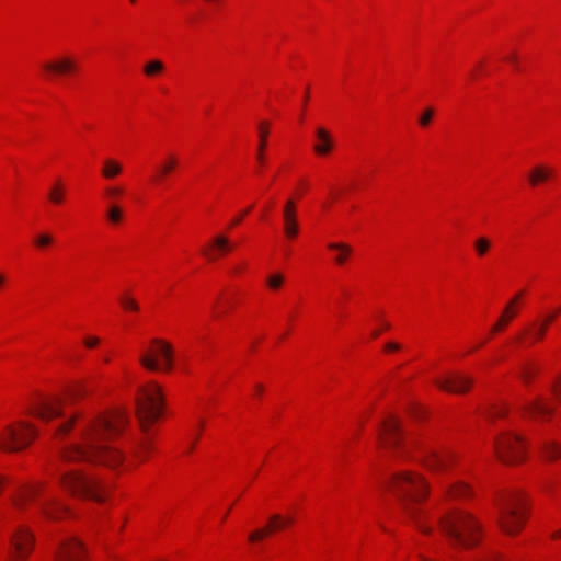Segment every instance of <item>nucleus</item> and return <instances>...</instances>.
I'll list each match as a JSON object with an SVG mask.
<instances>
[{
	"mask_svg": "<svg viewBox=\"0 0 561 561\" xmlns=\"http://www.w3.org/2000/svg\"><path fill=\"white\" fill-rule=\"evenodd\" d=\"M127 423L123 412L108 414H73L64 420L55 430L57 437H64L75 430L73 440L62 447L59 458L62 462L87 461L115 468L123 461L122 453L110 445Z\"/></svg>",
	"mask_w": 561,
	"mask_h": 561,
	"instance_id": "1",
	"label": "nucleus"
},
{
	"mask_svg": "<svg viewBox=\"0 0 561 561\" xmlns=\"http://www.w3.org/2000/svg\"><path fill=\"white\" fill-rule=\"evenodd\" d=\"M135 403L141 435L134 442L133 454L137 460L145 461L153 448L151 425L158 421L163 410L164 400L161 387L156 382L140 387Z\"/></svg>",
	"mask_w": 561,
	"mask_h": 561,
	"instance_id": "2",
	"label": "nucleus"
},
{
	"mask_svg": "<svg viewBox=\"0 0 561 561\" xmlns=\"http://www.w3.org/2000/svg\"><path fill=\"white\" fill-rule=\"evenodd\" d=\"M389 490L398 497L404 514L420 531L431 534L432 528L424 524L425 513L422 503L428 495L430 486L425 479L412 471H400L389 481Z\"/></svg>",
	"mask_w": 561,
	"mask_h": 561,
	"instance_id": "3",
	"label": "nucleus"
},
{
	"mask_svg": "<svg viewBox=\"0 0 561 561\" xmlns=\"http://www.w3.org/2000/svg\"><path fill=\"white\" fill-rule=\"evenodd\" d=\"M442 533L453 546L469 548L480 539V525L472 515L457 511L439 518Z\"/></svg>",
	"mask_w": 561,
	"mask_h": 561,
	"instance_id": "4",
	"label": "nucleus"
},
{
	"mask_svg": "<svg viewBox=\"0 0 561 561\" xmlns=\"http://www.w3.org/2000/svg\"><path fill=\"white\" fill-rule=\"evenodd\" d=\"M12 503L19 511H23L30 503H35L42 514L50 519L59 518L65 512L64 506L58 504L55 497L47 492L44 482L19 485L12 497Z\"/></svg>",
	"mask_w": 561,
	"mask_h": 561,
	"instance_id": "5",
	"label": "nucleus"
},
{
	"mask_svg": "<svg viewBox=\"0 0 561 561\" xmlns=\"http://www.w3.org/2000/svg\"><path fill=\"white\" fill-rule=\"evenodd\" d=\"M59 471V484L69 492L71 495L80 499H90L96 502L104 500L105 485L92 477H88L78 470H64L57 468Z\"/></svg>",
	"mask_w": 561,
	"mask_h": 561,
	"instance_id": "6",
	"label": "nucleus"
},
{
	"mask_svg": "<svg viewBox=\"0 0 561 561\" xmlns=\"http://www.w3.org/2000/svg\"><path fill=\"white\" fill-rule=\"evenodd\" d=\"M378 443L381 449L394 458L408 457L414 446L413 442H408L403 437L399 421L394 416L382 422L378 433Z\"/></svg>",
	"mask_w": 561,
	"mask_h": 561,
	"instance_id": "7",
	"label": "nucleus"
},
{
	"mask_svg": "<svg viewBox=\"0 0 561 561\" xmlns=\"http://www.w3.org/2000/svg\"><path fill=\"white\" fill-rule=\"evenodd\" d=\"M499 524L508 535L517 534L524 525V502L519 495L510 494L497 503Z\"/></svg>",
	"mask_w": 561,
	"mask_h": 561,
	"instance_id": "8",
	"label": "nucleus"
},
{
	"mask_svg": "<svg viewBox=\"0 0 561 561\" xmlns=\"http://www.w3.org/2000/svg\"><path fill=\"white\" fill-rule=\"evenodd\" d=\"M144 368L150 371L169 373L173 367V347L161 339H153L151 345L139 357Z\"/></svg>",
	"mask_w": 561,
	"mask_h": 561,
	"instance_id": "9",
	"label": "nucleus"
},
{
	"mask_svg": "<svg viewBox=\"0 0 561 561\" xmlns=\"http://www.w3.org/2000/svg\"><path fill=\"white\" fill-rule=\"evenodd\" d=\"M499 459L506 465H514L525 459L526 445L520 435L506 433L494 443Z\"/></svg>",
	"mask_w": 561,
	"mask_h": 561,
	"instance_id": "10",
	"label": "nucleus"
},
{
	"mask_svg": "<svg viewBox=\"0 0 561 561\" xmlns=\"http://www.w3.org/2000/svg\"><path fill=\"white\" fill-rule=\"evenodd\" d=\"M36 437V430L26 422H19V428L8 425L3 437L0 439V447L7 451H19L26 448Z\"/></svg>",
	"mask_w": 561,
	"mask_h": 561,
	"instance_id": "11",
	"label": "nucleus"
},
{
	"mask_svg": "<svg viewBox=\"0 0 561 561\" xmlns=\"http://www.w3.org/2000/svg\"><path fill=\"white\" fill-rule=\"evenodd\" d=\"M421 461L424 466L434 473H444L449 470L455 461V455L448 450L423 449Z\"/></svg>",
	"mask_w": 561,
	"mask_h": 561,
	"instance_id": "12",
	"label": "nucleus"
},
{
	"mask_svg": "<svg viewBox=\"0 0 561 561\" xmlns=\"http://www.w3.org/2000/svg\"><path fill=\"white\" fill-rule=\"evenodd\" d=\"M65 399L60 397L42 398L36 401L30 410V414L43 422L62 416Z\"/></svg>",
	"mask_w": 561,
	"mask_h": 561,
	"instance_id": "13",
	"label": "nucleus"
},
{
	"mask_svg": "<svg viewBox=\"0 0 561 561\" xmlns=\"http://www.w3.org/2000/svg\"><path fill=\"white\" fill-rule=\"evenodd\" d=\"M435 385L447 392L461 394L469 390L472 379L468 376L453 373L444 378L435 379Z\"/></svg>",
	"mask_w": 561,
	"mask_h": 561,
	"instance_id": "14",
	"label": "nucleus"
},
{
	"mask_svg": "<svg viewBox=\"0 0 561 561\" xmlns=\"http://www.w3.org/2000/svg\"><path fill=\"white\" fill-rule=\"evenodd\" d=\"M291 523H293V518L289 516L286 517L280 514H273L270 517V523L266 527L256 529L255 531H253L249 535V541L255 542V541L262 540L270 534L284 529L286 526L290 525Z\"/></svg>",
	"mask_w": 561,
	"mask_h": 561,
	"instance_id": "15",
	"label": "nucleus"
},
{
	"mask_svg": "<svg viewBox=\"0 0 561 561\" xmlns=\"http://www.w3.org/2000/svg\"><path fill=\"white\" fill-rule=\"evenodd\" d=\"M84 549L77 538H69L61 543L58 561H82Z\"/></svg>",
	"mask_w": 561,
	"mask_h": 561,
	"instance_id": "16",
	"label": "nucleus"
},
{
	"mask_svg": "<svg viewBox=\"0 0 561 561\" xmlns=\"http://www.w3.org/2000/svg\"><path fill=\"white\" fill-rule=\"evenodd\" d=\"M16 559H24L32 549L33 536L26 528L19 529L11 538Z\"/></svg>",
	"mask_w": 561,
	"mask_h": 561,
	"instance_id": "17",
	"label": "nucleus"
},
{
	"mask_svg": "<svg viewBox=\"0 0 561 561\" xmlns=\"http://www.w3.org/2000/svg\"><path fill=\"white\" fill-rule=\"evenodd\" d=\"M560 312H561V308H557L556 310L545 314L542 319L533 322V324H531V329H533L531 342L533 343L541 341L545 337L549 325L557 319V317L560 314Z\"/></svg>",
	"mask_w": 561,
	"mask_h": 561,
	"instance_id": "18",
	"label": "nucleus"
},
{
	"mask_svg": "<svg viewBox=\"0 0 561 561\" xmlns=\"http://www.w3.org/2000/svg\"><path fill=\"white\" fill-rule=\"evenodd\" d=\"M525 415L534 420H541L552 413V409L541 399H535L523 405Z\"/></svg>",
	"mask_w": 561,
	"mask_h": 561,
	"instance_id": "19",
	"label": "nucleus"
},
{
	"mask_svg": "<svg viewBox=\"0 0 561 561\" xmlns=\"http://www.w3.org/2000/svg\"><path fill=\"white\" fill-rule=\"evenodd\" d=\"M44 69L56 75H66L75 71L76 62L68 57L60 58L56 61L44 64Z\"/></svg>",
	"mask_w": 561,
	"mask_h": 561,
	"instance_id": "20",
	"label": "nucleus"
},
{
	"mask_svg": "<svg viewBox=\"0 0 561 561\" xmlns=\"http://www.w3.org/2000/svg\"><path fill=\"white\" fill-rule=\"evenodd\" d=\"M316 136L319 140V144H316L313 146V150L319 156H325L328 154L333 147V139L330 135V133L324 129L323 127H319L316 130Z\"/></svg>",
	"mask_w": 561,
	"mask_h": 561,
	"instance_id": "21",
	"label": "nucleus"
},
{
	"mask_svg": "<svg viewBox=\"0 0 561 561\" xmlns=\"http://www.w3.org/2000/svg\"><path fill=\"white\" fill-rule=\"evenodd\" d=\"M179 161L174 154H168L164 160L158 165L157 174L154 180L157 182L163 181L168 175H170L178 167Z\"/></svg>",
	"mask_w": 561,
	"mask_h": 561,
	"instance_id": "22",
	"label": "nucleus"
},
{
	"mask_svg": "<svg viewBox=\"0 0 561 561\" xmlns=\"http://www.w3.org/2000/svg\"><path fill=\"white\" fill-rule=\"evenodd\" d=\"M539 369L540 367L537 363L524 362L520 364L517 370V376L525 385H529L533 377H535L538 374Z\"/></svg>",
	"mask_w": 561,
	"mask_h": 561,
	"instance_id": "23",
	"label": "nucleus"
},
{
	"mask_svg": "<svg viewBox=\"0 0 561 561\" xmlns=\"http://www.w3.org/2000/svg\"><path fill=\"white\" fill-rule=\"evenodd\" d=\"M267 135H268V123L267 122H261L259 125V146H257V153H256V160L262 165L264 163V150L266 148L267 144Z\"/></svg>",
	"mask_w": 561,
	"mask_h": 561,
	"instance_id": "24",
	"label": "nucleus"
},
{
	"mask_svg": "<svg viewBox=\"0 0 561 561\" xmlns=\"http://www.w3.org/2000/svg\"><path fill=\"white\" fill-rule=\"evenodd\" d=\"M552 174L553 171L550 168L546 165H537L529 174V182L533 186H536L539 183L547 181Z\"/></svg>",
	"mask_w": 561,
	"mask_h": 561,
	"instance_id": "25",
	"label": "nucleus"
},
{
	"mask_svg": "<svg viewBox=\"0 0 561 561\" xmlns=\"http://www.w3.org/2000/svg\"><path fill=\"white\" fill-rule=\"evenodd\" d=\"M540 449L542 456L550 461H553L561 456V445L554 440L542 442Z\"/></svg>",
	"mask_w": 561,
	"mask_h": 561,
	"instance_id": "26",
	"label": "nucleus"
},
{
	"mask_svg": "<svg viewBox=\"0 0 561 561\" xmlns=\"http://www.w3.org/2000/svg\"><path fill=\"white\" fill-rule=\"evenodd\" d=\"M122 170L123 168L117 161L113 159H106L102 168V175L106 180H112L121 174Z\"/></svg>",
	"mask_w": 561,
	"mask_h": 561,
	"instance_id": "27",
	"label": "nucleus"
},
{
	"mask_svg": "<svg viewBox=\"0 0 561 561\" xmlns=\"http://www.w3.org/2000/svg\"><path fill=\"white\" fill-rule=\"evenodd\" d=\"M164 64L159 60V59H151L149 60L148 62L145 64L144 66V73L147 76V77H156L160 73L163 72L164 70Z\"/></svg>",
	"mask_w": 561,
	"mask_h": 561,
	"instance_id": "28",
	"label": "nucleus"
},
{
	"mask_svg": "<svg viewBox=\"0 0 561 561\" xmlns=\"http://www.w3.org/2000/svg\"><path fill=\"white\" fill-rule=\"evenodd\" d=\"M283 221H284V224L298 221L296 203L293 199H287L284 205Z\"/></svg>",
	"mask_w": 561,
	"mask_h": 561,
	"instance_id": "29",
	"label": "nucleus"
},
{
	"mask_svg": "<svg viewBox=\"0 0 561 561\" xmlns=\"http://www.w3.org/2000/svg\"><path fill=\"white\" fill-rule=\"evenodd\" d=\"M515 316L516 311L512 309V305H506L502 317L493 325L492 332L494 333L501 331Z\"/></svg>",
	"mask_w": 561,
	"mask_h": 561,
	"instance_id": "30",
	"label": "nucleus"
},
{
	"mask_svg": "<svg viewBox=\"0 0 561 561\" xmlns=\"http://www.w3.org/2000/svg\"><path fill=\"white\" fill-rule=\"evenodd\" d=\"M329 249L331 250H336L339 251L340 253L337 254V256L335 257V262L340 265L344 264L347 256L351 254L352 252V249L350 245L345 244V243H330L329 244Z\"/></svg>",
	"mask_w": 561,
	"mask_h": 561,
	"instance_id": "31",
	"label": "nucleus"
},
{
	"mask_svg": "<svg viewBox=\"0 0 561 561\" xmlns=\"http://www.w3.org/2000/svg\"><path fill=\"white\" fill-rule=\"evenodd\" d=\"M65 196V187L60 182H57L48 193V198L54 204H60Z\"/></svg>",
	"mask_w": 561,
	"mask_h": 561,
	"instance_id": "32",
	"label": "nucleus"
},
{
	"mask_svg": "<svg viewBox=\"0 0 561 561\" xmlns=\"http://www.w3.org/2000/svg\"><path fill=\"white\" fill-rule=\"evenodd\" d=\"M106 217L111 224L117 225L123 218V209L117 205H110Z\"/></svg>",
	"mask_w": 561,
	"mask_h": 561,
	"instance_id": "33",
	"label": "nucleus"
},
{
	"mask_svg": "<svg viewBox=\"0 0 561 561\" xmlns=\"http://www.w3.org/2000/svg\"><path fill=\"white\" fill-rule=\"evenodd\" d=\"M450 496L455 499L466 497L470 494V489L468 485L463 484L462 482L454 484L449 489Z\"/></svg>",
	"mask_w": 561,
	"mask_h": 561,
	"instance_id": "34",
	"label": "nucleus"
},
{
	"mask_svg": "<svg viewBox=\"0 0 561 561\" xmlns=\"http://www.w3.org/2000/svg\"><path fill=\"white\" fill-rule=\"evenodd\" d=\"M213 245L220 254L230 250L229 239L224 234L216 236Z\"/></svg>",
	"mask_w": 561,
	"mask_h": 561,
	"instance_id": "35",
	"label": "nucleus"
},
{
	"mask_svg": "<svg viewBox=\"0 0 561 561\" xmlns=\"http://www.w3.org/2000/svg\"><path fill=\"white\" fill-rule=\"evenodd\" d=\"M284 282L285 277L280 273H273L266 278V285L273 290H277L278 288H280Z\"/></svg>",
	"mask_w": 561,
	"mask_h": 561,
	"instance_id": "36",
	"label": "nucleus"
},
{
	"mask_svg": "<svg viewBox=\"0 0 561 561\" xmlns=\"http://www.w3.org/2000/svg\"><path fill=\"white\" fill-rule=\"evenodd\" d=\"M491 248V241L485 237H480L474 241V249L479 256L485 255Z\"/></svg>",
	"mask_w": 561,
	"mask_h": 561,
	"instance_id": "37",
	"label": "nucleus"
},
{
	"mask_svg": "<svg viewBox=\"0 0 561 561\" xmlns=\"http://www.w3.org/2000/svg\"><path fill=\"white\" fill-rule=\"evenodd\" d=\"M89 390L83 385H76L69 390V397L72 400H79L88 394Z\"/></svg>",
	"mask_w": 561,
	"mask_h": 561,
	"instance_id": "38",
	"label": "nucleus"
},
{
	"mask_svg": "<svg viewBox=\"0 0 561 561\" xmlns=\"http://www.w3.org/2000/svg\"><path fill=\"white\" fill-rule=\"evenodd\" d=\"M299 232V225L297 222L284 224V233L288 239H294Z\"/></svg>",
	"mask_w": 561,
	"mask_h": 561,
	"instance_id": "39",
	"label": "nucleus"
},
{
	"mask_svg": "<svg viewBox=\"0 0 561 561\" xmlns=\"http://www.w3.org/2000/svg\"><path fill=\"white\" fill-rule=\"evenodd\" d=\"M119 301H121V305L123 306V308L126 310H131V311L139 310V306L134 298H130L128 296H123V297H121Z\"/></svg>",
	"mask_w": 561,
	"mask_h": 561,
	"instance_id": "40",
	"label": "nucleus"
},
{
	"mask_svg": "<svg viewBox=\"0 0 561 561\" xmlns=\"http://www.w3.org/2000/svg\"><path fill=\"white\" fill-rule=\"evenodd\" d=\"M433 115H434V110L433 108H426L420 116L419 118V124L422 126V127H426L428 126V124L431 123L432 118H433Z\"/></svg>",
	"mask_w": 561,
	"mask_h": 561,
	"instance_id": "41",
	"label": "nucleus"
},
{
	"mask_svg": "<svg viewBox=\"0 0 561 561\" xmlns=\"http://www.w3.org/2000/svg\"><path fill=\"white\" fill-rule=\"evenodd\" d=\"M51 242H53V237H50L47 233H42V234L37 236L35 239V244L38 248H46L49 244H51Z\"/></svg>",
	"mask_w": 561,
	"mask_h": 561,
	"instance_id": "42",
	"label": "nucleus"
},
{
	"mask_svg": "<svg viewBox=\"0 0 561 561\" xmlns=\"http://www.w3.org/2000/svg\"><path fill=\"white\" fill-rule=\"evenodd\" d=\"M105 194L111 198H115L123 194V188L118 186H110L105 190Z\"/></svg>",
	"mask_w": 561,
	"mask_h": 561,
	"instance_id": "43",
	"label": "nucleus"
},
{
	"mask_svg": "<svg viewBox=\"0 0 561 561\" xmlns=\"http://www.w3.org/2000/svg\"><path fill=\"white\" fill-rule=\"evenodd\" d=\"M400 348H401V345L396 342H389L385 345V351H387V352H396V351H399Z\"/></svg>",
	"mask_w": 561,
	"mask_h": 561,
	"instance_id": "44",
	"label": "nucleus"
},
{
	"mask_svg": "<svg viewBox=\"0 0 561 561\" xmlns=\"http://www.w3.org/2000/svg\"><path fill=\"white\" fill-rule=\"evenodd\" d=\"M251 206L249 208H247L245 210H243L239 216H237L236 218H233L232 222H231V226H236L238 224H240L243 219V217L251 210Z\"/></svg>",
	"mask_w": 561,
	"mask_h": 561,
	"instance_id": "45",
	"label": "nucleus"
},
{
	"mask_svg": "<svg viewBox=\"0 0 561 561\" xmlns=\"http://www.w3.org/2000/svg\"><path fill=\"white\" fill-rule=\"evenodd\" d=\"M553 393L556 396V398L559 400V402L561 403V379L553 385Z\"/></svg>",
	"mask_w": 561,
	"mask_h": 561,
	"instance_id": "46",
	"label": "nucleus"
},
{
	"mask_svg": "<svg viewBox=\"0 0 561 561\" xmlns=\"http://www.w3.org/2000/svg\"><path fill=\"white\" fill-rule=\"evenodd\" d=\"M99 342H100V340L98 337L91 336V337L85 339L84 344L88 347H94L99 344Z\"/></svg>",
	"mask_w": 561,
	"mask_h": 561,
	"instance_id": "47",
	"label": "nucleus"
},
{
	"mask_svg": "<svg viewBox=\"0 0 561 561\" xmlns=\"http://www.w3.org/2000/svg\"><path fill=\"white\" fill-rule=\"evenodd\" d=\"M520 297H522V293L517 294L507 305H512V308H513L514 305L519 300Z\"/></svg>",
	"mask_w": 561,
	"mask_h": 561,
	"instance_id": "48",
	"label": "nucleus"
},
{
	"mask_svg": "<svg viewBox=\"0 0 561 561\" xmlns=\"http://www.w3.org/2000/svg\"><path fill=\"white\" fill-rule=\"evenodd\" d=\"M504 413H505L504 408H496L494 411L495 416H502V415H504Z\"/></svg>",
	"mask_w": 561,
	"mask_h": 561,
	"instance_id": "49",
	"label": "nucleus"
},
{
	"mask_svg": "<svg viewBox=\"0 0 561 561\" xmlns=\"http://www.w3.org/2000/svg\"><path fill=\"white\" fill-rule=\"evenodd\" d=\"M551 537H552L553 539H559V538H561V528H560V529H558V530H556V531L551 535Z\"/></svg>",
	"mask_w": 561,
	"mask_h": 561,
	"instance_id": "50",
	"label": "nucleus"
},
{
	"mask_svg": "<svg viewBox=\"0 0 561 561\" xmlns=\"http://www.w3.org/2000/svg\"><path fill=\"white\" fill-rule=\"evenodd\" d=\"M508 60H511V61L514 64V66L516 67V64H517V56H516L515 54H513V55L508 58Z\"/></svg>",
	"mask_w": 561,
	"mask_h": 561,
	"instance_id": "51",
	"label": "nucleus"
},
{
	"mask_svg": "<svg viewBox=\"0 0 561 561\" xmlns=\"http://www.w3.org/2000/svg\"><path fill=\"white\" fill-rule=\"evenodd\" d=\"M5 283V276L0 274V287Z\"/></svg>",
	"mask_w": 561,
	"mask_h": 561,
	"instance_id": "52",
	"label": "nucleus"
},
{
	"mask_svg": "<svg viewBox=\"0 0 561 561\" xmlns=\"http://www.w3.org/2000/svg\"><path fill=\"white\" fill-rule=\"evenodd\" d=\"M255 389H256L257 393H261L263 391V386L262 385H256Z\"/></svg>",
	"mask_w": 561,
	"mask_h": 561,
	"instance_id": "53",
	"label": "nucleus"
},
{
	"mask_svg": "<svg viewBox=\"0 0 561 561\" xmlns=\"http://www.w3.org/2000/svg\"><path fill=\"white\" fill-rule=\"evenodd\" d=\"M380 332L378 330L373 331L371 335L373 337H378Z\"/></svg>",
	"mask_w": 561,
	"mask_h": 561,
	"instance_id": "54",
	"label": "nucleus"
},
{
	"mask_svg": "<svg viewBox=\"0 0 561 561\" xmlns=\"http://www.w3.org/2000/svg\"><path fill=\"white\" fill-rule=\"evenodd\" d=\"M53 467H55V471L59 474V471H57V468L61 469L59 466H56V463H53Z\"/></svg>",
	"mask_w": 561,
	"mask_h": 561,
	"instance_id": "55",
	"label": "nucleus"
},
{
	"mask_svg": "<svg viewBox=\"0 0 561 561\" xmlns=\"http://www.w3.org/2000/svg\"><path fill=\"white\" fill-rule=\"evenodd\" d=\"M203 426H204V422H203V421H201V422H199V431L203 428Z\"/></svg>",
	"mask_w": 561,
	"mask_h": 561,
	"instance_id": "56",
	"label": "nucleus"
},
{
	"mask_svg": "<svg viewBox=\"0 0 561 561\" xmlns=\"http://www.w3.org/2000/svg\"><path fill=\"white\" fill-rule=\"evenodd\" d=\"M383 328L389 329V328H390V324H389V323H385V324H383Z\"/></svg>",
	"mask_w": 561,
	"mask_h": 561,
	"instance_id": "57",
	"label": "nucleus"
},
{
	"mask_svg": "<svg viewBox=\"0 0 561 561\" xmlns=\"http://www.w3.org/2000/svg\"><path fill=\"white\" fill-rule=\"evenodd\" d=\"M308 100V94H306L305 99H304V102L306 103Z\"/></svg>",
	"mask_w": 561,
	"mask_h": 561,
	"instance_id": "58",
	"label": "nucleus"
},
{
	"mask_svg": "<svg viewBox=\"0 0 561 561\" xmlns=\"http://www.w3.org/2000/svg\"><path fill=\"white\" fill-rule=\"evenodd\" d=\"M199 436H201V433H197L195 436V439H198Z\"/></svg>",
	"mask_w": 561,
	"mask_h": 561,
	"instance_id": "59",
	"label": "nucleus"
},
{
	"mask_svg": "<svg viewBox=\"0 0 561 561\" xmlns=\"http://www.w3.org/2000/svg\"><path fill=\"white\" fill-rule=\"evenodd\" d=\"M199 436H201V433H197L195 436V439H198Z\"/></svg>",
	"mask_w": 561,
	"mask_h": 561,
	"instance_id": "60",
	"label": "nucleus"
},
{
	"mask_svg": "<svg viewBox=\"0 0 561 561\" xmlns=\"http://www.w3.org/2000/svg\"><path fill=\"white\" fill-rule=\"evenodd\" d=\"M199 436H201V433H197L195 436V439H198Z\"/></svg>",
	"mask_w": 561,
	"mask_h": 561,
	"instance_id": "61",
	"label": "nucleus"
},
{
	"mask_svg": "<svg viewBox=\"0 0 561 561\" xmlns=\"http://www.w3.org/2000/svg\"><path fill=\"white\" fill-rule=\"evenodd\" d=\"M129 1H130L131 3H135V2H136V0H129Z\"/></svg>",
	"mask_w": 561,
	"mask_h": 561,
	"instance_id": "62",
	"label": "nucleus"
}]
</instances>
